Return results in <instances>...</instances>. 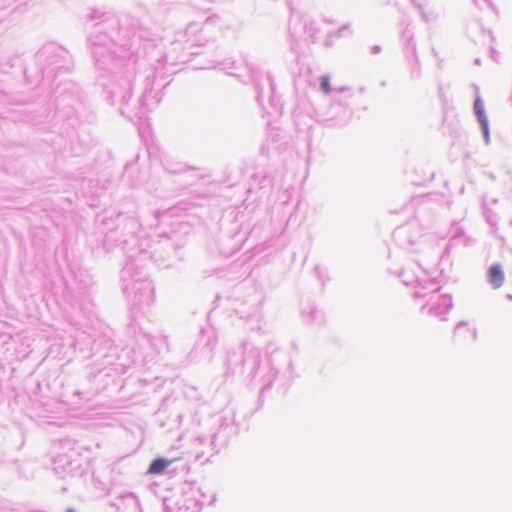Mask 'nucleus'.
Returning <instances> with one entry per match:
<instances>
[{
  "label": "nucleus",
  "mask_w": 512,
  "mask_h": 512,
  "mask_svg": "<svg viewBox=\"0 0 512 512\" xmlns=\"http://www.w3.org/2000/svg\"><path fill=\"white\" fill-rule=\"evenodd\" d=\"M66 512H75V510H73V509H71V508H70V509H67V511H66Z\"/></svg>",
  "instance_id": "5"
},
{
  "label": "nucleus",
  "mask_w": 512,
  "mask_h": 512,
  "mask_svg": "<svg viewBox=\"0 0 512 512\" xmlns=\"http://www.w3.org/2000/svg\"><path fill=\"white\" fill-rule=\"evenodd\" d=\"M168 465L169 462L162 458H158L151 463L148 472L150 474H160L167 468Z\"/></svg>",
  "instance_id": "3"
},
{
  "label": "nucleus",
  "mask_w": 512,
  "mask_h": 512,
  "mask_svg": "<svg viewBox=\"0 0 512 512\" xmlns=\"http://www.w3.org/2000/svg\"><path fill=\"white\" fill-rule=\"evenodd\" d=\"M321 89L324 93H329L330 91V83H329V77L323 76L321 79Z\"/></svg>",
  "instance_id": "4"
},
{
  "label": "nucleus",
  "mask_w": 512,
  "mask_h": 512,
  "mask_svg": "<svg viewBox=\"0 0 512 512\" xmlns=\"http://www.w3.org/2000/svg\"><path fill=\"white\" fill-rule=\"evenodd\" d=\"M474 109L477 114L478 120L482 125L486 137H488V120L483 111V103L480 99H476L474 103Z\"/></svg>",
  "instance_id": "2"
},
{
  "label": "nucleus",
  "mask_w": 512,
  "mask_h": 512,
  "mask_svg": "<svg viewBox=\"0 0 512 512\" xmlns=\"http://www.w3.org/2000/svg\"><path fill=\"white\" fill-rule=\"evenodd\" d=\"M488 280L492 287L495 289H498L503 285L504 274L499 265H493L490 267Z\"/></svg>",
  "instance_id": "1"
}]
</instances>
